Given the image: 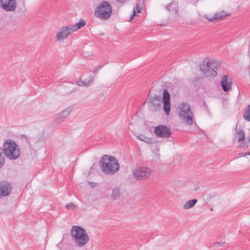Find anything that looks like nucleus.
<instances>
[{
    "mask_svg": "<svg viewBox=\"0 0 250 250\" xmlns=\"http://www.w3.org/2000/svg\"><path fill=\"white\" fill-rule=\"evenodd\" d=\"M247 155H250V152H246L243 155H242V156H247Z\"/></svg>",
    "mask_w": 250,
    "mask_h": 250,
    "instance_id": "obj_34",
    "label": "nucleus"
},
{
    "mask_svg": "<svg viewBox=\"0 0 250 250\" xmlns=\"http://www.w3.org/2000/svg\"><path fill=\"white\" fill-rule=\"evenodd\" d=\"M69 85H73V83H68Z\"/></svg>",
    "mask_w": 250,
    "mask_h": 250,
    "instance_id": "obj_36",
    "label": "nucleus"
},
{
    "mask_svg": "<svg viewBox=\"0 0 250 250\" xmlns=\"http://www.w3.org/2000/svg\"><path fill=\"white\" fill-rule=\"evenodd\" d=\"M244 119L247 122H250V104L247 105L243 114Z\"/></svg>",
    "mask_w": 250,
    "mask_h": 250,
    "instance_id": "obj_22",
    "label": "nucleus"
},
{
    "mask_svg": "<svg viewBox=\"0 0 250 250\" xmlns=\"http://www.w3.org/2000/svg\"><path fill=\"white\" fill-rule=\"evenodd\" d=\"M154 100H158V101H160L161 97L159 96H155L153 97V100L151 101V103L153 104V106H155L154 104Z\"/></svg>",
    "mask_w": 250,
    "mask_h": 250,
    "instance_id": "obj_27",
    "label": "nucleus"
},
{
    "mask_svg": "<svg viewBox=\"0 0 250 250\" xmlns=\"http://www.w3.org/2000/svg\"><path fill=\"white\" fill-rule=\"evenodd\" d=\"M0 6L6 11H15L17 3L16 0H0Z\"/></svg>",
    "mask_w": 250,
    "mask_h": 250,
    "instance_id": "obj_10",
    "label": "nucleus"
},
{
    "mask_svg": "<svg viewBox=\"0 0 250 250\" xmlns=\"http://www.w3.org/2000/svg\"><path fill=\"white\" fill-rule=\"evenodd\" d=\"M154 132L157 137L163 138H168L171 134L170 129L167 126L163 125L155 127Z\"/></svg>",
    "mask_w": 250,
    "mask_h": 250,
    "instance_id": "obj_8",
    "label": "nucleus"
},
{
    "mask_svg": "<svg viewBox=\"0 0 250 250\" xmlns=\"http://www.w3.org/2000/svg\"><path fill=\"white\" fill-rule=\"evenodd\" d=\"M218 66V63L215 61L204 60L200 65V70L206 77H214L217 74Z\"/></svg>",
    "mask_w": 250,
    "mask_h": 250,
    "instance_id": "obj_5",
    "label": "nucleus"
},
{
    "mask_svg": "<svg viewBox=\"0 0 250 250\" xmlns=\"http://www.w3.org/2000/svg\"><path fill=\"white\" fill-rule=\"evenodd\" d=\"M136 10L138 13H141V8H140V6L138 4L136 5Z\"/></svg>",
    "mask_w": 250,
    "mask_h": 250,
    "instance_id": "obj_29",
    "label": "nucleus"
},
{
    "mask_svg": "<svg viewBox=\"0 0 250 250\" xmlns=\"http://www.w3.org/2000/svg\"><path fill=\"white\" fill-rule=\"evenodd\" d=\"M116 0L119 2L124 3V2H125L128 0Z\"/></svg>",
    "mask_w": 250,
    "mask_h": 250,
    "instance_id": "obj_32",
    "label": "nucleus"
},
{
    "mask_svg": "<svg viewBox=\"0 0 250 250\" xmlns=\"http://www.w3.org/2000/svg\"><path fill=\"white\" fill-rule=\"evenodd\" d=\"M163 109L165 114L168 115L171 109L170 96L167 89H165L163 93Z\"/></svg>",
    "mask_w": 250,
    "mask_h": 250,
    "instance_id": "obj_9",
    "label": "nucleus"
},
{
    "mask_svg": "<svg viewBox=\"0 0 250 250\" xmlns=\"http://www.w3.org/2000/svg\"><path fill=\"white\" fill-rule=\"evenodd\" d=\"M98 69V68H95L93 70V73H95L97 72Z\"/></svg>",
    "mask_w": 250,
    "mask_h": 250,
    "instance_id": "obj_35",
    "label": "nucleus"
},
{
    "mask_svg": "<svg viewBox=\"0 0 250 250\" xmlns=\"http://www.w3.org/2000/svg\"><path fill=\"white\" fill-rule=\"evenodd\" d=\"M161 107V105L160 104H157L156 105V107H154V110H156L158 108H160Z\"/></svg>",
    "mask_w": 250,
    "mask_h": 250,
    "instance_id": "obj_30",
    "label": "nucleus"
},
{
    "mask_svg": "<svg viewBox=\"0 0 250 250\" xmlns=\"http://www.w3.org/2000/svg\"><path fill=\"white\" fill-rule=\"evenodd\" d=\"M250 144V136L247 138V140L246 142L241 144L238 146V147L247 148L249 146Z\"/></svg>",
    "mask_w": 250,
    "mask_h": 250,
    "instance_id": "obj_23",
    "label": "nucleus"
},
{
    "mask_svg": "<svg viewBox=\"0 0 250 250\" xmlns=\"http://www.w3.org/2000/svg\"><path fill=\"white\" fill-rule=\"evenodd\" d=\"M70 234L76 245L79 247L86 245L90 239L86 230L79 226L72 227Z\"/></svg>",
    "mask_w": 250,
    "mask_h": 250,
    "instance_id": "obj_1",
    "label": "nucleus"
},
{
    "mask_svg": "<svg viewBox=\"0 0 250 250\" xmlns=\"http://www.w3.org/2000/svg\"><path fill=\"white\" fill-rule=\"evenodd\" d=\"M12 190L10 184L5 182H0V197L8 195Z\"/></svg>",
    "mask_w": 250,
    "mask_h": 250,
    "instance_id": "obj_12",
    "label": "nucleus"
},
{
    "mask_svg": "<svg viewBox=\"0 0 250 250\" xmlns=\"http://www.w3.org/2000/svg\"><path fill=\"white\" fill-rule=\"evenodd\" d=\"M238 125L236 124L235 127L234 128L235 131V135L237 137V142L240 143V144H242L243 142H245V131L239 128L237 129Z\"/></svg>",
    "mask_w": 250,
    "mask_h": 250,
    "instance_id": "obj_14",
    "label": "nucleus"
},
{
    "mask_svg": "<svg viewBox=\"0 0 250 250\" xmlns=\"http://www.w3.org/2000/svg\"><path fill=\"white\" fill-rule=\"evenodd\" d=\"M76 206L72 203H70L66 205V208L68 209H73L75 208Z\"/></svg>",
    "mask_w": 250,
    "mask_h": 250,
    "instance_id": "obj_25",
    "label": "nucleus"
},
{
    "mask_svg": "<svg viewBox=\"0 0 250 250\" xmlns=\"http://www.w3.org/2000/svg\"><path fill=\"white\" fill-rule=\"evenodd\" d=\"M5 163V159L4 156L0 157V168L3 167Z\"/></svg>",
    "mask_w": 250,
    "mask_h": 250,
    "instance_id": "obj_26",
    "label": "nucleus"
},
{
    "mask_svg": "<svg viewBox=\"0 0 250 250\" xmlns=\"http://www.w3.org/2000/svg\"><path fill=\"white\" fill-rule=\"evenodd\" d=\"M207 19L209 21H213L214 20L221 19L222 17L220 14H215L212 17H206Z\"/></svg>",
    "mask_w": 250,
    "mask_h": 250,
    "instance_id": "obj_24",
    "label": "nucleus"
},
{
    "mask_svg": "<svg viewBox=\"0 0 250 250\" xmlns=\"http://www.w3.org/2000/svg\"><path fill=\"white\" fill-rule=\"evenodd\" d=\"M137 138L141 141H144L147 144H152L154 143L152 138L147 137L144 135L141 134L137 136Z\"/></svg>",
    "mask_w": 250,
    "mask_h": 250,
    "instance_id": "obj_21",
    "label": "nucleus"
},
{
    "mask_svg": "<svg viewBox=\"0 0 250 250\" xmlns=\"http://www.w3.org/2000/svg\"><path fill=\"white\" fill-rule=\"evenodd\" d=\"M3 152L10 160H16L20 155V151L18 145L13 140L8 139L3 145Z\"/></svg>",
    "mask_w": 250,
    "mask_h": 250,
    "instance_id": "obj_4",
    "label": "nucleus"
},
{
    "mask_svg": "<svg viewBox=\"0 0 250 250\" xmlns=\"http://www.w3.org/2000/svg\"><path fill=\"white\" fill-rule=\"evenodd\" d=\"M166 9L172 14L178 16V2L176 1H172L166 6Z\"/></svg>",
    "mask_w": 250,
    "mask_h": 250,
    "instance_id": "obj_15",
    "label": "nucleus"
},
{
    "mask_svg": "<svg viewBox=\"0 0 250 250\" xmlns=\"http://www.w3.org/2000/svg\"><path fill=\"white\" fill-rule=\"evenodd\" d=\"M136 15H136V11H135V8H134V10H133V14H132V15L131 19H132L133 17H134V16H136Z\"/></svg>",
    "mask_w": 250,
    "mask_h": 250,
    "instance_id": "obj_33",
    "label": "nucleus"
},
{
    "mask_svg": "<svg viewBox=\"0 0 250 250\" xmlns=\"http://www.w3.org/2000/svg\"><path fill=\"white\" fill-rule=\"evenodd\" d=\"M85 24V22L83 19H81L79 22L75 24L74 25H70V29H71V32H74L81 28L83 26H84Z\"/></svg>",
    "mask_w": 250,
    "mask_h": 250,
    "instance_id": "obj_17",
    "label": "nucleus"
},
{
    "mask_svg": "<svg viewBox=\"0 0 250 250\" xmlns=\"http://www.w3.org/2000/svg\"><path fill=\"white\" fill-rule=\"evenodd\" d=\"M197 200L196 199L189 200L185 203V204L183 205V208L185 209H188L193 207L197 203Z\"/></svg>",
    "mask_w": 250,
    "mask_h": 250,
    "instance_id": "obj_19",
    "label": "nucleus"
},
{
    "mask_svg": "<svg viewBox=\"0 0 250 250\" xmlns=\"http://www.w3.org/2000/svg\"><path fill=\"white\" fill-rule=\"evenodd\" d=\"M3 148H2L1 147H0V157L3 156Z\"/></svg>",
    "mask_w": 250,
    "mask_h": 250,
    "instance_id": "obj_31",
    "label": "nucleus"
},
{
    "mask_svg": "<svg viewBox=\"0 0 250 250\" xmlns=\"http://www.w3.org/2000/svg\"><path fill=\"white\" fill-rule=\"evenodd\" d=\"M178 114L182 123L191 125L193 123V113L189 104L182 102L178 105Z\"/></svg>",
    "mask_w": 250,
    "mask_h": 250,
    "instance_id": "obj_3",
    "label": "nucleus"
},
{
    "mask_svg": "<svg viewBox=\"0 0 250 250\" xmlns=\"http://www.w3.org/2000/svg\"><path fill=\"white\" fill-rule=\"evenodd\" d=\"M224 244H225L224 242H221V243L216 242V243H214L215 245H216V247L222 246Z\"/></svg>",
    "mask_w": 250,
    "mask_h": 250,
    "instance_id": "obj_28",
    "label": "nucleus"
},
{
    "mask_svg": "<svg viewBox=\"0 0 250 250\" xmlns=\"http://www.w3.org/2000/svg\"><path fill=\"white\" fill-rule=\"evenodd\" d=\"M112 13L111 5L107 1H104L97 7L95 16L103 20L108 19Z\"/></svg>",
    "mask_w": 250,
    "mask_h": 250,
    "instance_id": "obj_6",
    "label": "nucleus"
},
{
    "mask_svg": "<svg viewBox=\"0 0 250 250\" xmlns=\"http://www.w3.org/2000/svg\"><path fill=\"white\" fill-rule=\"evenodd\" d=\"M151 173V170L146 167H140L133 170L134 178L137 181H143L147 179Z\"/></svg>",
    "mask_w": 250,
    "mask_h": 250,
    "instance_id": "obj_7",
    "label": "nucleus"
},
{
    "mask_svg": "<svg viewBox=\"0 0 250 250\" xmlns=\"http://www.w3.org/2000/svg\"><path fill=\"white\" fill-rule=\"evenodd\" d=\"M221 85L225 92H229L231 89L232 81L231 79L224 75L222 78Z\"/></svg>",
    "mask_w": 250,
    "mask_h": 250,
    "instance_id": "obj_13",
    "label": "nucleus"
},
{
    "mask_svg": "<svg viewBox=\"0 0 250 250\" xmlns=\"http://www.w3.org/2000/svg\"><path fill=\"white\" fill-rule=\"evenodd\" d=\"M71 29L69 26H63L59 28L56 34V41H62L65 39L71 33Z\"/></svg>",
    "mask_w": 250,
    "mask_h": 250,
    "instance_id": "obj_11",
    "label": "nucleus"
},
{
    "mask_svg": "<svg viewBox=\"0 0 250 250\" xmlns=\"http://www.w3.org/2000/svg\"><path fill=\"white\" fill-rule=\"evenodd\" d=\"M93 83V78L91 75L89 77L88 81H79L77 82L78 85L80 86L88 87Z\"/></svg>",
    "mask_w": 250,
    "mask_h": 250,
    "instance_id": "obj_18",
    "label": "nucleus"
},
{
    "mask_svg": "<svg viewBox=\"0 0 250 250\" xmlns=\"http://www.w3.org/2000/svg\"><path fill=\"white\" fill-rule=\"evenodd\" d=\"M71 110V108L67 107L61 113L57 114L56 116V119L58 121H62L64 118L67 117Z\"/></svg>",
    "mask_w": 250,
    "mask_h": 250,
    "instance_id": "obj_16",
    "label": "nucleus"
},
{
    "mask_svg": "<svg viewBox=\"0 0 250 250\" xmlns=\"http://www.w3.org/2000/svg\"><path fill=\"white\" fill-rule=\"evenodd\" d=\"M121 189L119 187H116L113 189L111 194L112 198L114 200L118 199L120 196Z\"/></svg>",
    "mask_w": 250,
    "mask_h": 250,
    "instance_id": "obj_20",
    "label": "nucleus"
},
{
    "mask_svg": "<svg viewBox=\"0 0 250 250\" xmlns=\"http://www.w3.org/2000/svg\"><path fill=\"white\" fill-rule=\"evenodd\" d=\"M100 163L102 170L107 174H114L119 169L118 161L112 156L104 155Z\"/></svg>",
    "mask_w": 250,
    "mask_h": 250,
    "instance_id": "obj_2",
    "label": "nucleus"
}]
</instances>
